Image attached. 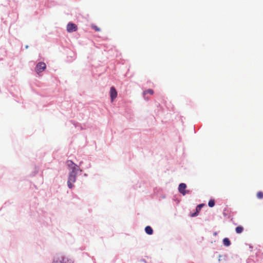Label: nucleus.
Listing matches in <instances>:
<instances>
[{
    "mask_svg": "<svg viewBox=\"0 0 263 263\" xmlns=\"http://www.w3.org/2000/svg\"><path fill=\"white\" fill-rule=\"evenodd\" d=\"M73 260L66 256H59L56 258L53 263H73Z\"/></svg>",
    "mask_w": 263,
    "mask_h": 263,
    "instance_id": "nucleus-1",
    "label": "nucleus"
},
{
    "mask_svg": "<svg viewBox=\"0 0 263 263\" xmlns=\"http://www.w3.org/2000/svg\"><path fill=\"white\" fill-rule=\"evenodd\" d=\"M77 172V171H71L69 174L67 184L70 189L73 187V183L76 181Z\"/></svg>",
    "mask_w": 263,
    "mask_h": 263,
    "instance_id": "nucleus-2",
    "label": "nucleus"
},
{
    "mask_svg": "<svg viewBox=\"0 0 263 263\" xmlns=\"http://www.w3.org/2000/svg\"><path fill=\"white\" fill-rule=\"evenodd\" d=\"M46 67V64L44 62H39L35 67V71L37 73L43 71Z\"/></svg>",
    "mask_w": 263,
    "mask_h": 263,
    "instance_id": "nucleus-3",
    "label": "nucleus"
},
{
    "mask_svg": "<svg viewBox=\"0 0 263 263\" xmlns=\"http://www.w3.org/2000/svg\"><path fill=\"white\" fill-rule=\"evenodd\" d=\"M77 29V26L75 24L69 23L67 25V31L68 32H74Z\"/></svg>",
    "mask_w": 263,
    "mask_h": 263,
    "instance_id": "nucleus-4",
    "label": "nucleus"
},
{
    "mask_svg": "<svg viewBox=\"0 0 263 263\" xmlns=\"http://www.w3.org/2000/svg\"><path fill=\"white\" fill-rule=\"evenodd\" d=\"M117 96V92L114 87H111L110 90V97L111 101L113 102Z\"/></svg>",
    "mask_w": 263,
    "mask_h": 263,
    "instance_id": "nucleus-5",
    "label": "nucleus"
},
{
    "mask_svg": "<svg viewBox=\"0 0 263 263\" xmlns=\"http://www.w3.org/2000/svg\"><path fill=\"white\" fill-rule=\"evenodd\" d=\"M66 163L68 166L72 170V171H78L79 167L76 164H74L72 161L68 160Z\"/></svg>",
    "mask_w": 263,
    "mask_h": 263,
    "instance_id": "nucleus-6",
    "label": "nucleus"
},
{
    "mask_svg": "<svg viewBox=\"0 0 263 263\" xmlns=\"http://www.w3.org/2000/svg\"><path fill=\"white\" fill-rule=\"evenodd\" d=\"M186 187V185L185 183H181L179 184L178 190L179 192L182 194L183 195H185L186 193L185 191V189Z\"/></svg>",
    "mask_w": 263,
    "mask_h": 263,
    "instance_id": "nucleus-7",
    "label": "nucleus"
},
{
    "mask_svg": "<svg viewBox=\"0 0 263 263\" xmlns=\"http://www.w3.org/2000/svg\"><path fill=\"white\" fill-rule=\"evenodd\" d=\"M145 231L148 235H152L153 233V230L150 226H146L145 228Z\"/></svg>",
    "mask_w": 263,
    "mask_h": 263,
    "instance_id": "nucleus-8",
    "label": "nucleus"
},
{
    "mask_svg": "<svg viewBox=\"0 0 263 263\" xmlns=\"http://www.w3.org/2000/svg\"><path fill=\"white\" fill-rule=\"evenodd\" d=\"M223 245L227 247H229L231 245V242H230V240L229 239V238H224L223 239Z\"/></svg>",
    "mask_w": 263,
    "mask_h": 263,
    "instance_id": "nucleus-9",
    "label": "nucleus"
},
{
    "mask_svg": "<svg viewBox=\"0 0 263 263\" xmlns=\"http://www.w3.org/2000/svg\"><path fill=\"white\" fill-rule=\"evenodd\" d=\"M147 93H149L150 95H153L154 94V90L153 89H147L146 90L144 91L143 93L144 97H145V95L146 94H147Z\"/></svg>",
    "mask_w": 263,
    "mask_h": 263,
    "instance_id": "nucleus-10",
    "label": "nucleus"
},
{
    "mask_svg": "<svg viewBox=\"0 0 263 263\" xmlns=\"http://www.w3.org/2000/svg\"><path fill=\"white\" fill-rule=\"evenodd\" d=\"M243 230V228L242 226L237 227L235 229L236 232L238 234L241 233Z\"/></svg>",
    "mask_w": 263,
    "mask_h": 263,
    "instance_id": "nucleus-11",
    "label": "nucleus"
},
{
    "mask_svg": "<svg viewBox=\"0 0 263 263\" xmlns=\"http://www.w3.org/2000/svg\"><path fill=\"white\" fill-rule=\"evenodd\" d=\"M208 205L210 207H213L215 205V201L214 200H210L209 201Z\"/></svg>",
    "mask_w": 263,
    "mask_h": 263,
    "instance_id": "nucleus-12",
    "label": "nucleus"
},
{
    "mask_svg": "<svg viewBox=\"0 0 263 263\" xmlns=\"http://www.w3.org/2000/svg\"><path fill=\"white\" fill-rule=\"evenodd\" d=\"M203 204H199L198 205H197L196 208V212L198 213L199 212V211H200L201 208L203 206Z\"/></svg>",
    "mask_w": 263,
    "mask_h": 263,
    "instance_id": "nucleus-13",
    "label": "nucleus"
},
{
    "mask_svg": "<svg viewBox=\"0 0 263 263\" xmlns=\"http://www.w3.org/2000/svg\"><path fill=\"white\" fill-rule=\"evenodd\" d=\"M257 197L259 199H262L263 198V192H258L257 194Z\"/></svg>",
    "mask_w": 263,
    "mask_h": 263,
    "instance_id": "nucleus-14",
    "label": "nucleus"
},
{
    "mask_svg": "<svg viewBox=\"0 0 263 263\" xmlns=\"http://www.w3.org/2000/svg\"><path fill=\"white\" fill-rule=\"evenodd\" d=\"M198 213L197 212H194V213H191V215H190V216H191V217H194V216H197V215H198Z\"/></svg>",
    "mask_w": 263,
    "mask_h": 263,
    "instance_id": "nucleus-15",
    "label": "nucleus"
},
{
    "mask_svg": "<svg viewBox=\"0 0 263 263\" xmlns=\"http://www.w3.org/2000/svg\"><path fill=\"white\" fill-rule=\"evenodd\" d=\"M93 28L97 31H100V29L99 28H98V27L97 26H93Z\"/></svg>",
    "mask_w": 263,
    "mask_h": 263,
    "instance_id": "nucleus-16",
    "label": "nucleus"
}]
</instances>
